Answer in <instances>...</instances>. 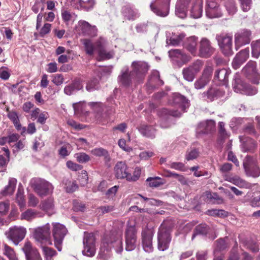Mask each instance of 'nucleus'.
Wrapping results in <instances>:
<instances>
[{"label": "nucleus", "mask_w": 260, "mask_h": 260, "mask_svg": "<svg viewBox=\"0 0 260 260\" xmlns=\"http://www.w3.org/2000/svg\"><path fill=\"white\" fill-rule=\"evenodd\" d=\"M16 183L17 180L15 178H10L9 181L8 185L1 191V194L3 196L12 194L15 189Z\"/></svg>", "instance_id": "nucleus-40"}, {"label": "nucleus", "mask_w": 260, "mask_h": 260, "mask_svg": "<svg viewBox=\"0 0 260 260\" xmlns=\"http://www.w3.org/2000/svg\"><path fill=\"white\" fill-rule=\"evenodd\" d=\"M169 57L178 64H182L189 60L188 56L179 49H171L169 51Z\"/></svg>", "instance_id": "nucleus-22"}, {"label": "nucleus", "mask_w": 260, "mask_h": 260, "mask_svg": "<svg viewBox=\"0 0 260 260\" xmlns=\"http://www.w3.org/2000/svg\"><path fill=\"white\" fill-rule=\"evenodd\" d=\"M96 49L98 52L99 56L101 59H108L113 56V52L112 51L107 52L101 41L96 42Z\"/></svg>", "instance_id": "nucleus-33"}, {"label": "nucleus", "mask_w": 260, "mask_h": 260, "mask_svg": "<svg viewBox=\"0 0 260 260\" xmlns=\"http://www.w3.org/2000/svg\"><path fill=\"white\" fill-rule=\"evenodd\" d=\"M176 15L179 18L183 19L186 17V7L185 4H177L176 7Z\"/></svg>", "instance_id": "nucleus-48"}, {"label": "nucleus", "mask_w": 260, "mask_h": 260, "mask_svg": "<svg viewBox=\"0 0 260 260\" xmlns=\"http://www.w3.org/2000/svg\"><path fill=\"white\" fill-rule=\"evenodd\" d=\"M91 153L94 156L101 157H104L106 160H109L110 156L108 153V152L107 150L100 147V148H95L91 150Z\"/></svg>", "instance_id": "nucleus-45"}, {"label": "nucleus", "mask_w": 260, "mask_h": 260, "mask_svg": "<svg viewBox=\"0 0 260 260\" xmlns=\"http://www.w3.org/2000/svg\"><path fill=\"white\" fill-rule=\"evenodd\" d=\"M251 31L247 29L240 30L234 35L235 48L237 50L242 46L248 44L251 40Z\"/></svg>", "instance_id": "nucleus-16"}, {"label": "nucleus", "mask_w": 260, "mask_h": 260, "mask_svg": "<svg viewBox=\"0 0 260 260\" xmlns=\"http://www.w3.org/2000/svg\"><path fill=\"white\" fill-rule=\"evenodd\" d=\"M181 114L180 112L177 110H170L166 108L161 109L158 112V115L161 118L162 120L164 119H167L169 116L179 117Z\"/></svg>", "instance_id": "nucleus-41"}, {"label": "nucleus", "mask_w": 260, "mask_h": 260, "mask_svg": "<svg viewBox=\"0 0 260 260\" xmlns=\"http://www.w3.org/2000/svg\"><path fill=\"white\" fill-rule=\"evenodd\" d=\"M211 232V229L205 223L198 225L194 229L191 239L193 240L198 235L206 236Z\"/></svg>", "instance_id": "nucleus-36"}, {"label": "nucleus", "mask_w": 260, "mask_h": 260, "mask_svg": "<svg viewBox=\"0 0 260 260\" xmlns=\"http://www.w3.org/2000/svg\"><path fill=\"white\" fill-rule=\"evenodd\" d=\"M75 157L80 163H85L90 160V156L84 152L76 153L75 154Z\"/></svg>", "instance_id": "nucleus-55"}, {"label": "nucleus", "mask_w": 260, "mask_h": 260, "mask_svg": "<svg viewBox=\"0 0 260 260\" xmlns=\"http://www.w3.org/2000/svg\"><path fill=\"white\" fill-rule=\"evenodd\" d=\"M156 1V0H153L151 2L150 5L151 10L157 16L161 17L167 16L169 14V7L170 0H164V2L166 5V8L165 10H159L156 7L155 5Z\"/></svg>", "instance_id": "nucleus-30"}, {"label": "nucleus", "mask_w": 260, "mask_h": 260, "mask_svg": "<svg viewBox=\"0 0 260 260\" xmlns=\"http://www.w3.org/2000/svg\"><path fill=\"white\" fill-rule=\"evenodd\" d=\"M216 40L221 52L226 56L233 54V36L228 33L222 32L217 34Z\"/></svg>", "instance_id": "nucleus-5"}, {"label": "nucleus", "mask_w": 260, "mask_h": 260, "mask_svg": "<svg viewBox=\"0 0 260 260\" xmlns=\"http://www.w3.org/2000/svg\"><path fill=\"white\" fill-rule=\"evenodd\" d=\"M52 225L54 246L59 251H61L63 240L68 233V230L64 225L59 222H53Z\"/></svg>", "instance_id": "nucleus-7"}, {"label": "nucleus", "mask_w": 260, "mask_h": 260, "mask_svg": "<svg viewBox=\"0 0 260 260\" xmlns=\"http://www.w3.org/2000/svg\"><path fill=\"white\" fill-rule=\"evenodd\" d=\"M203 12V0H194L190 9V16L194 19L201 17Z\"/></svg>", "instance_id": "nucleus-29"}, {"label": "nucleus", "mask_w": 260, "mask_h": 260, "mask_svg": "<svg viewBox=\"0 0 260 260\" xmlns=\"http://www.w3.org/2000/svg\"><path fill=\"white\" fill-rule=\"evenodd\" d=\"M148 84L153 87L164 84V82L159 78V73L158 71L154 70L151 72L149 79Z\"/></svg>", "instance_id": "nucleus-39"}, {"label": "nucleus", "mask_w": 260, "mask_h": 260, "mask_svg": "<svg viewBox=\"0 0 260 260\" xmlns=\"http://www.w3.org/2000/svg\"><path fill=\"white\" fill-rule=\"evenodd\" d=\"M95 5V0H78L75 8L88 11L92 9Z\"/></svg>", "instance_id": "nucleus-35"}, {"label": "nucleus", "mask_w": 260, "mask_h": 260, "mask_svg": "<svg viewBox=\"0 0 260 260\" xmlns=\"http://www.w3.org/2000/svg\"><path fill=\"white\" fill-rule=\"evenodd\" d=\"M136 29L138 33H144L147 31L148 23L144 22L138 23L136 26Z\"/></svg>", "instance_id": "nucleus-63"}, {"label": "nucleus", "mask_w": 260, "mask_h": 260, "mask_svg": "<svg viewBox=\"0 0 260 260\" xmlns=\"http://www.w3.org/2000/svg\"><path fill=\"white\" fill-rule=\"evenodd\" d=\"M96 237L94 234L84 233L83 239V249L82 253L84 255L92 257L96 251Z\"/></svg>", "instance_id": "nucleus-10"}, {"label": "nucleus", "mask_w": 260, "mask_h": 260, "mask_svg": "<svg viewBox=\"0 0 260 260\" xmlns=\"http://www.w3.org/2000/svg\"><path fill=\"white\" fill-rule=\"evenodd\" d=\"M215 127V122L213 120H209L200 123L197 128V133L198 135L200 134H207Z\"/></svg>", "instance_id": "nucleus-25"}, {"label": "nucleus", "mask_w": 260, "mask_h": 260, "mask_svg": "<svg viewBox=\"0 0 260 260\" xmlns=\"http://www.w3.org/2000/svg\"><path fill=\"white\" fill-rule=\"evenodd\" d=\"M203 66V62L200 60H197L188 67L183 68L182 72L183 79L188 82L193 81L197 75L202 70Z\"/></svg>", "instance_id": "nucleus-12"}, {"label": "nucleus", "mask_w": 260, "mask_h": 260, "mask_svg": "<svg viewBox=\"0 0 260 260\" xmlns=\"http://www.w3.org/2000/svg\"><path fill=\"white\" fill-rule=\"evenodd\" d=\"M122 14L127 19L129 20H134L138 16L137 11L128 7H124L123 8Z\"/></svg>", "instance_id": "nucleus-42"}, {"label": "nucleus", "mask_w": 260, "mask_h": 260, "mask_svg": "<svg viewBox=\"0 0 260 260\" xmlns=\"http://www.w3.org/2000/svg\"><path fill=\"white\" fill-rule=\"evenodd\" d=\"M41 247L43 248L45 260H53V257L57 254L56 252L54 249L44 245Z\"/></svg>", "instance_id": "nucleus-46"}, {"label": "nucleus", "mask_w": 260, "mask_h": 260, "mask_svg": "<svg viewBox=\"0 0 260 260\" xmlns=\"http://www.w3.org/2000/svg\"><path fill=\"white\" fill-rule=\"evenodd\" d=\"M153 232L152 230L145 228L142 232V244L144 250L147 252H150L153 250L152 237Z\"/></svg>", "instance_id": "nucleus-20"}, {"label": "nucleus", "mask_w": 260, "mask_h": 260, "mask_svg": "<svg viewBox=\"0 0 260 260\" xmlns=\"http://www.w3.org/2000/svg\"><path fill=\"white\" fill-rule=\"evenodd\" d=\"M236 56L240 59L243 63L245 62L249 56V49L246 48L241 50L237 55Z\"/></svg>", "instance_id": "nucleus-56"}, {"label": "nucleus", "mask_w": 260, "mask_h": 260, "mask_svg": "<svg viewBox=\"0 0 260 260\" xmlns=\"http://www.w3.org/2000/svg\"><path fill=\"white\" fill-rule=\"evenodd\" d=\"M185 35L183 34H180L178 36H174L169 40L170 44L173 46L178 45L182 41V39L184 38Z\"/></svg>", "instance_id": "nucleus-57"}, {"label": "nucleus", "mask_w": 260, "mask_h": 260, "mask_svg": "<svg viewBox=\"0 0 260 260\" xmlns=\"http://www.w3.org/2000/svg\"><path fill=\"white\" fill-rule=\"evenodd\" d=\"M171 228L168 227L165 222L162 223L158 232V249L161 251H164L169 247L171 240L170 236Z\"/></svg>", "instance_id": "nucleus-8"}, {"label": "nucleus", "mask_w": 260, "mask_h": 260, "mask_svg": "<svg viewBox=\"0 0 260 260\" xmlns=\"http://www.w3.org/2000/svg\"><path fill=\"white\" fill-rule=\"evenodd\" d=\"M212 74V69L210 67H207L202 75L194 83V87L197 89L204 88L209 82Z\"/></svg>", "instance_id": "nucleus-19"}, {"label": "nucleus", "mask_w": 260, "mask_h": 260, "mask_svg": "<svg viewBox=\"0 0 260 260\" xmlns=\"http://www.w3.org/2000/svg\"><path fill=\"white\" fill-rule=\"evenodd\" d=\"M100 87V86L98 79L93 78L87 82L85 88L88 92H92L99 89Z\"/></svg>", "instance_id": "nucleus-44"}, {"label": "nucleus", "mask_w": 260, "mask_h": 260, "mask_svg": "<svg viewBox=\"0 0 260 260\" xmlns=\"http://www.w3.org/2000/svg\"><path fill=\"white\" fill-rule=\"evenodd\" d=\"M206 14L209 18H218L222 15L218 5L213 0H207Z\"/></svg>", "instance_id": "nucleus-21"}, {"label": "nucleus", "mask_w": 260, "mask_h": 260, "mask_svg": "<svg viewBox=\"0 0 260 260\" xmlns=\"http://www.w3.org/2000/svg\"><path fill=\"white\" fill-rule=\"evenodd\" d=\"M22 250L25 254L26 260H42L38 250L32 246L30 242L25 241Z\"/></svg>", "instance_id": "nucleus-17"}, {"label": "nucleus", "mask_w": 260, "mask_h": 260, "mask_svg": "<svg viewBox=\"0 0 260 260\" xmlns=\"http://www.w3.org/2000/svg\"><path fill=\"white\" fill-rule=\"evenodd\" d=\"M233 88L236 92L247 95H255L257 92V90L255 87L243 81L238 74H236L234 76Z\"/></svg>", "instance_id": "nucleus-3"}, {"label": "nucleus", "mask_w": 260, "mask_h": 260, "mask_svg": "<svg viewBox=\"0 0 260 260\" xmlns=\"http://www.w3.org/2000/svg\"><path fill=\"white\" fill-rule=\"evenodd\" d=\"M113 247L116 252L120 253L123 250L122 239L120 235L114 233L106 234L101 243L99 257L103 259H107L110 257L109 250Z\"/></svg>", "instance_id": "nucleus-1"}, {"label": "nucleus", "mask_w": 260, "mask_h": 260, "mask_svg": "<svg viewBox=\"0 0 260 260\" xmlns=\"http://www.w3.org/2000/svg\"><path fill=\"white\" fill-rule=\"evenodd\" d=\"M83 44L86 53L89 55H93L94 49H96V45L94 46L91 41L88 39L84 40Z\"/></svg>", "instance_id": "nucleus-50"}, {"label": "nucleus", "mask_w": 260, "mask_h": 260, "mask_svg": "<svg viewBox=\"0 0 260 260\" xmlns=\"http://www.w3.org/2000/svg\"><path fill=\"white\" fill-rule=\"evenodd\" d=\"M50 225L49 223L34 230L33 236L38 246L52 245L50 240Z\"/></svg>", "instance_id": "nucleus-2"}, {"label": "nucleus", "mask_w": 260, "mask_h": 260, "mask_svg": "<svg viewBox=\"0 0 260 260\" xmlns=\"http://www.w3.org/2000/svg\"><path fill=\"white\" fill-rule=\"evenodd\" d=\"M40 208L45 211L49 216H51L55 212L53 199L52 198H49L43 201L40 206Z\"/></svg>", "instance_id": "nucleus-27"}, {"label": "nucleus", "mask_w": 260, "mask_h": 260, "mask_svg": "<svg viewBox=\"0 0 260 260\" xmlns=\"http://www.w3.org/2000/svg\"><path fill=\"white\" fill-rule=\"evenodd\" d=\"M31 184L35 192L41 197L52 193L54 189L51 183L41 178L32 179Z\"/></svg>", "instance_id": "nucleus-6"}, {"label": "nucleus", "mask_w": 260, "mask_h": 260, "mask_svg": "<svg viewBox=\"0 0 260 260\" xmlns=\"http://www.w3.org/2000/svg\"><path fill=\"white\" fill-rule=\"evenodd\" d=\"M245 125L243 128V132L249 135H255L256 131L255 129L254 125L251 122H245Z\"/></svg>", "instance_id": "nucleus-58"}, {"label": "nucleus", "mask_w": 260, "mask_h": 260, "mask_svg": "<svg viewBox=\"0 0 260 260\" xmlns=\"http://www.w3.org/2000/svg\"><path fill=\"white\" fill-rule=\"evenodd\" d=\"M224 126L225 124L223 122H219L218 123L219 133L222 139H225L229 137Z\"/></svg>", "instance_id": "nucleus-61"}, {"label": "nucleus", "mask_w": 260, "mask_h": 260, "mask_svg": "<svg viewBox=\"0 0 260 260\" xmlns=\"http://www.w3.org/2000/svg\"><path fill=\"white\" fill-rule=\"evenodd\" d=\"M79 25L80 31L84 35L94 36L96 35V28L95 26H91L85 21H79Z\"/></svg>", "instance_id": "nucleus-28"}, {"label": "nucleus", "mask_w": 260, "mask_h": 260, "mask_svg": "<svg viewBox=\"0 0 260 260\" xmlns=\"http://www.w3.org/2000/svg\"><path fill=\"white\" fill-rule=\"evenodd\" d=\"M251 46L252 56L257 58L260 55V39L253 41L251 44Z\"/></svg>", "instance_id": "nucleus-49"}, {"label": "nucleus", "mask_w": 260, "mask_h": 260, "mask_svg": "<svg viewBox=\"0 0 260 260\" xmlns=\"http://www.w3.org/2000/svg\"><path fill=\"white\" fill-rule=\"evenodd\" d=\"M228 247V244L224 239H220L216 241V249L218 251L223 250Z\"/></svg>", "instance_id": "nucleus-64"}, {"label": "nucleus", "mask_w": 260, "mask_h": 260, "mask_svg": "<svg viewBox=\"0 0 260 260\" xmlns=\"http://www.w3.org/2000/svg\"><path fill=\"white\" fill-rule=\"evenodd\" d=\"M225 180L230 182L240 188L250 189L253 186L252 184L246 181L238 176L233 177L227 176L225 178Z\"/></svg>", "instance_id": "nucleus-26"}, {"label": "nucleus", "mask_w": 260, "mask_h": 260, "mask_svg": "<svg viewBox=\"0 0 260 260\" xmlns=\"http://www.w3.org/2000/svg\"><path fill=\"white\" fill-rule=\"evenodd\" d=\"M224 95V91L222 89L211 87L207 91L202 94L203 98L209 101H213L217 99L222 98Z\"/></svg>", "instance_id": "nucleus-23"}, {"label": "nucleus", "mask_w": 260, "mask_h": 260, "mask_svg": "<svg viewBox=\"0 0 260 260\" xmlns=\"http://www.w3.org/2000/svg\"><path fill=\"white\" fill-rule=\"evenodd\" d=\"M176 102L180 103L182 110H185L186 108L189 107L188 100L184 96L178 94L175 99Z\"/></svg>", "instance_id": "nucleus-52"}, {"label": "nucleus", "mask_w": 260, "mask_h": 260, "mask_svg": "<svg viewBox=\"0 0 260 260\" xmlns=\"http://www.w3.org/2000/svg\"><path fill=\"white\" fill-rule=\"evenodd\" d=\"M117 80L120 85L126 87L130 86L133 83L135 84L139 83L136 82V79L127 66L122 68Z\"/></svg>", "instance_id": "nucleus-14"}, {"label": "nucleus", "mask_w": 260, "mask_h": 260, "mask_svg": "<svg viewBox=\"0 0 260 260\" xmlns=\"http://www.w3.org/2000/svg\"><path fill=\"white\" fill-rule=\"evenodd\" d=\"M138 130L144 137L152 139L155 137V129L152 126L142 124L139 127Z\"/></svg>", "instance_id": "nucleus-37"}, {"label": "nucleus", "mask_w": 260, "mask_h": 260, "mask_svg": "<svg viewBox=\"0 0 260 260\" xmlns=\"http://www.w3.org/2000/svg\"><path fill=\"white\" fill-rule=\"evenodd\" d=\"M243 166L247 176L253 178L260 176V168L256 156L247 155L243 159Z\"/></svg>", "instance_id": "nucleus-4"}, {"label": "nucleus", "mask_w": 260, "mask_h": 260, "mask_svg": "<svg viewBox=\"0 0 260 260\" xmlns=\"http://www.w3.org/2000/svg\"><path fill=\"white\" fill-rule=\"evenodd\" d=\"M114 173L116 178L127 180L129 172L125 162L122 161L117 162L114 167Z\"/></svg>", "instance_id": "nucleus-24"}, {"label": "nucleus", "mask_w": 260, "mask_h": 260, "mask_svg": "<svg viewBox=\"0 0 260 260\" xmlns=\"http://www.w3.org/2000/svg\"><path fill=\"white\" fill-rule=\"evenodd\" d=\"M197 41L198 38L195 36H192L187 38L184 44L185 48L194 56H196L198 53Z\"/></svg>", "instance_id": "nucleus-31"}, {"label": "nucleus", "mask_w": 260, "mask_h": 260, "mask_svg": "<svg viewBox=\"0 0 260 260\" xmlns=\"http://www.w3.org/2000/svg\"><path fill=\"white\" fill-rule=\"evenodd\" d=\"M4 249L5 253L9 257L10 260H18V259L16 257L14 251L12 248L7 245H5Z\"/></svg>", "instance_id": "nucleus-59"}, {"label": "nucleus", "mask_w": 260, "mask_h": 260, "mask_svg": "<svg viewBox=\"0 0 260 260\" xmlns=\"http://www.w3.org/2000/svg\"><path fill=\"white\" fill-rule=\"evenodd\" d=\"M141 174V170L140 168L137 167L135 168L133 175H132L129 173L128 174L127 181H136L139 179Z\"/></svg>", "instance_id": "nucleus-54"}, {"label": "nucleus", "mask_w": 260, "mask_h": 260, "mask_svg": "<svg viewBox=\"0 0 260 260\" xmlns=\"http://www.w3.org/2000/svg\"><path fill=\"white\" fill-rule=\"evenodd\" d=\"M131 68V72L136 79V82H143L149 69L148 64L143 61H135L132 62Z\"/></svg>", "instance_id": "nucleus-11"}, {"label": "nucleus", "mask_w": 260, "mask_h": 260, "mask_svg": "<svg viewBox=\"0 0 260 260\" xmlns=\"http://www.w3.org/2000/svg\"><path fill=\"white\" fill-rule=\"evenodd\" d=\"M243 245L253 252H257L259 250V247L256 242L251 240H246L243 242Z\"/></svg>", "instance_id": "nucleus-47"}, {"label": "nucleus", "mask_w": 260, "mask_h": 260, "mask_svg": "<svg viewBox=\"0 0 260 260\" xmlns=\"http://www.w3.org/2000/svg\"><path fill=\"white\" fill-rule=\"evenodd\" d=\"M256 147V142L251 138H247L241 145L242 151L244 152H253Z\"/></svg>", "instance_id": "nucleus-38"}, {"label": "nucleus", "mask_w": 260, "mask_h": 260, "mask_svg": "<svg viewBox=\"0 0 260 260\" xmlns=\"http://www.w3.org/2000/svg\"><path fill=\"white\" fill-rule=\"evenodd\" d=\"M26 234V228L17 225L10 227L5 233L7 239L11 240L15 245H18L24 239Z\"/></svg>", "instance_id": "nucleus-9"}, {"label": "nucleus", "mask_w": 260, "mask_h": 260, "mask_svg": "<svg viewBox=\"0 0 260 260\" xmlns=\"http://www.w3.org/2000/svg\"><path fill=\"white\" fill-rule=\"evenodd\" d=\"M214 52V48L211 46L210 41L206 38H202L199 47V55L202 57L208 58Z\"/></svg>", "instance_id": "nucleus-18"}, {"label": "nucleus", "mask_w": 260, "mask_h": 260, "mask_svg": "<svg viewBox=\"0 0 260 260\" xmlns=\"http://www.w3.org/2000/svg\"><path fill=\"white\" fill-rule=\"evenodd\" d=\"M242 10L244 12L248 11L251 6V0H239Z\"/></svg>", "instance_id": "nucleus-62"}, {"label": "nucleus", "mask_w": 260, "mask_h": 260, "mask_svg": "<svg viewBox=\"0 0 260 260\" xmlns=\"http://www.w3.org/2000/svg\"><path fill=\"white\" fill-rule=\"evenodd\" d=\"M170 168L180 171H185V166L181 162H173L168 165Z\"/></svg>", "instance_id": "nucleus-60"}, {"label": "nucleus", "mask_w": 260, "mask_h": 260, "mask_svg": "<svg viewBox=\"0 0 260 260\" xmlns=\"http://www.w3.org/2000/svg\"><path fill=\"white\" fill-rule=\"evenodd\" d=\"M225 7L230 15H234L237 11V7L234 0H227Z\"/></svg>", "instance_id": "nucleus-51"}, {"label": "nucleus", "mask_w": 260, "mask_h": 260, "mask_svg": "<svg viewBox=\"0 0 260 260\" xmlns=\"http://www.w3.org/2000/svg\"><path fill=\"white\" fill-rule=\"evenodd\" d=\"M44 214L35 210L29 209L22 212L20 215L22 220L30 221L37 217H43Z\"/></svg>", "instance_id": "nucleus-32"}, {"label": "nucleus", "mask_w": 260, "mask_h": 260, "mask_svg": "<svg viewBox=\"0 0 260 260\" xmlns=\"http://www.w3.org/2000/svg\"><path fill=\"white\" fill-rule=\"evenodd\" d=\"M125 249L131 251L137 246V230L134 225H127L125 232Z\"/></svg>", "instance_id": "nucleus-13"}, {"label": "nucleus", "mask_w": 260, "mask_h": 260, "mask_svg": "<svg viewBox=\"0 0 260 260\" xmlns=\"http://www.w3.org/2000/svg\"><path fill=\"white\" fill-rule=\"evenodd\" d=\"M242 73L247 79L255 84H258L259 74L257 69V63L255 61L250 60L244 66Z\"/></svg>", "instance_id": "nucleus-15"}, {"label": "nucleus", "mask_w": 260, "mask_h": 260, "mask_svg": "<svg viewBox=\"0 0 260 260\" xmlns=\"http://www.w3.org/2000/svg\"><path fill=\"white\" fill-rule=\"evenodd\" d=\"M230 74V71L225 69H221L217 70L215 74V77L219 81L226 83L228 81L229 75Z\"/></svg>", "instance_id": "nucleus-43"}, {"label": "nucleus", "mask_w": 260, "mask_h": 260, "mask_svg": "<svg viewBox=\"0 0 260 260\" xmlns=\"http://www.w3.org/2000/svg\"><path fill=\"white\" fill-rule=\"evenodd\" d=\"M83 87V84L80 81L75 80L71 84L65 86L64 92L66 94L70 95L75 92L82 89Z\"/></svg>", "instance_id": "nucleus-34"}, {"label": "nucleus", "mask_w": 260, "mask_h": 260, "mask_svg": "<svg viewBox=\"0 0 260 260\" xmlns=\"http://www.w3.org/2000/svg\"><path fill=\"white\" fill-rule=\"evenodd\" d=\"M247 120V119L240 117H234L230 122V126L232 128L238 127Z\"/></svg>", "instance_id": "nucleus-53"}]
</instances>
